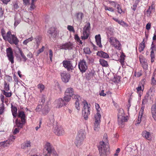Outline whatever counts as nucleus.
I'll return each mask as SVG.
<instances>
[{
    "label": "nucleus",
    "instance_id": "1",
    "mask_svg": "<svg viewBox=\"0 0 156 156\" xmlns=\"http://www.w3.org/2000/svg\"><path fill=\"white\" fill-rule=\"evenodd\" d=\"M108 141V135L107 134H105L103 140L100 142L98 147L100 156H107V154L109 153L110 149Z\"/></svg>",
    "mask_w": 156,
    "mask_h": 156
},
{
    "label": "nucleus",
    "instance_id": "2",
    "mask_svg": "<svg viewBox=\"0 0 156 156\" xmlns=\"http://www.w3.org/2000/svg\"><path fill=\"white\" fill-rule=\"evenodd\" d=\"M5 40L9 41L11 44H14L16 45L18 44L19 42L18 38L14 35L12 34L10 31L7 32L6 38Z\"/></svg>",
    "mask_w": 156,
    "mask_h": 156
},
{
    "label": "nucleus",
    "instance_id": "3",
    "mask_svg": "<svg viewBox=\"0 0 156 156\" xmlns=\"http://www.w3.org/2000/svg\"><path fill=\"white\" fill-rule=\"evenodd\" d=\"M83 102V106L82 111V115L84 118L86 120L87 119L88 116L90 114V107L86 101H84Z\"/></svg>",
    "mask_w": 156,
    "mask_h": 156
},
{
    "label": "nucleus",
    "instance_id": "4",
    "mask_svg": "<svg viewBox=\"0 0 156 156\" xmlns=\"http://www.w3.org/2000/svg\"><path fill=\"white\" fill-rule=\"evenodd\" d=\"M109 41L111 45L115 48L120 50L121 49V45L116 38L114 37H111L109 38Z\"/></svg>",
    "mask_w": 156,
    "mask_h": 156
},
{
    "label": "nucleus",
    "instance_id": "5",
    "mask_svg": "<svg viewBox=\"0 0 156 156\" xmlns=\"http://www.w3.org/2000/svg\"><path fill=\"white\" fill-rule=\"evenodd\" d=\"M78 68L81 73H83L86 72L87 67L85 60L83 59L80 60L78 63Z\"/></svg>",
    "mask_w": 156,
    "mask_h": 156
},
{
    "label": "nucleus",
    "instance_id": "6",
    "mask_svg": "<svg viewBox=\"0 0 156 156\" xmlns=\"http://www.w3.org/2000/svg\"><path fill=\"white\" fill-rule=\"evenodd\" d=\"M54 132L57 135L61 136L65 133L64 129L61 126H57L54 129Z\"/></svg>",
    "mask_w": 156,
    "mask_h": 156
},
{
    "label": "nucleus",
    "instance_id": "7",
    "mask_svg": "<svg viewBox=\"0 0 156 156\" xmlns=\"http://www.w3.org/2000/svg\"><path fill=\"white\" fill-rule=\"evenodd\" d=\"M7 56L8 58V59L9 60L11 63L12 64L14 63V56L13 55V52L12 49L10 48H8L6 50Z\"/></svg>",
    "mask_w": 156,
    "mask_h": 156
},
{
    "label": "nucleus",
    "instance_id": "8",
    "mask_svg": "<svg viewBox=\"0 0 156 156\" xmlns=\"http://www.w3.org/2000/svg\"><path fill=\"white\" fill-rule=\"evenodd\" d=\"M75 48L74 44L70 42L63 44L61 46V48L65 50H70Z\"/></svg>",
    "mask_w": 156,
    "mask_h": 156
},
{
    "label": "nucleus",
    "instance_id": "9",
    "mask_svg": "<svg viewBox=\"0 0 156 156\" xmlns=\"http://www.w3.org/2000/svg\"><path fill=\"white\" fill-rule=\"evenodd\" d=\"M54 151V149L51 144L47 142L45 144L43 152L51 153Z\"/></svg>",
    "mask_w": 156,
    "mask_h": 156
},
{
    "label": "nucleus",
    "instance_id": "10",
    "mask_svg": "<svg viewBox=\"0 0 156 156\" xmlns=\"http://www.w3.org/2000/svg\"><path fill=\"white\" fill-rule=\"evenodd\" d=\"M128 117L125 116L118 117V124L120 127L123 128L124 127L125 122L127 120Z\"/></svg>",
    "mask_w": 156,
    "mask_h": 156
},
{
    "label": "nucleus",
    "instance_id": "11",
    "mask_svg": "<svg viewBox=\"0 0 156 156\" xmlns=\"http://www.w3.org/2000/svg\"><path fill=\"white\" fill-rule=\"evenodd\" d=\"M67 104V103L65 102L63 99L62 98H59L56 100L55 101L56 107L58 108H60Z\"/></svg>",
    "mask_w": 156,
    "mask_h": 156
},
{
    "label": "nucleus",
    "instance_id": "12",
    "mask_svg": "<svg viewBox=\"0 0 156 156\" xmlns=\"http://www.w3.org/2000/svg\"><path fill=\"white\" fill-rule=\"evenodd\" d=\"M63 66L67 69L68 70L70 71L73 69V66L71 61L69 60H65L62 62Z\"/></svg>",
    "mask_w": 156,
    "mask_h": 156
},
{
    "label": "nucleus",
    "instance_id": "13",
    "mask_svg": "<svg viewBox=\"0 0 156 156\" xmlns=\"http://www.w3.org/2000/svg\"><path fill=\"white\" fill-rule=\"evenodd\" d=\"M62 79L63 82L65 83L68 82L70 79V75L66 72H63L61 73Z\"/></svg>",
    "mask_w": 156,
    "mask_h": 156
},
{
    "label": "nucleus",
    "instance_id": "14",
    "mask_svg": "<svg viewBox=\"0 0 156 156\" xmlns=\"http://www.w3.org/2000/svg\"><path fill=\"white\" fill-rule=\"evenodd\" d=\"M142 136L146 139L151 141L152 139V133L146 130H144L142 132Z\"/></svg>",
    "mask_w": 156,
    "mask_h": 156
},
{
    "label": "nucleus",
    "instance_id": "15",
    "mask_svg": "<svg viewBox=\"0 0 156 156\" xmlns=\"http://www.w3.org/2000/svg\"><path fill=\"white\" fill-rule=\"evenodd\" d=\"M85 137V131L83 129L80 130L78 132L76 138L81 140H84Z\"/></svg>",
    "mask_w": 156,
    "mask_h": 156
},
{
    "label": "nucleus",
    "instance_id": "16",
    "mask_svg": "<svg viewBox=\"0 0 156 156\" xmlns=\"http://www.w3.org/2000/svg\"><path fill=\"white\" fill-rule=\"evenodd\" d=\"M18 112V118H20L21 121L23 123H25L26 116L24 112L23 111H19Z\"/></svg>",
    "mask_w": 156,
    "mask_h": 156
},
{
    "label": "nucleus",
    "instance_id": "17",
    "mask_svg": "<svg viewBox=\"0 0 156 156\" xmlns=\"http://www.w3.org/2000/svg\"><path fill=\"white\" fill-rule=\"evenodd\" d=\"M97 55L105 58H108L109 57L108 54L102 51H98L97 53Z\"/></svg>",
    "mask_w": 156,
    "mask_h": 156
},
{
    "label": "nucleus",
    "instance_id": "18",
    "mask_svg": "<svg viewBox=\"0 0 156 156\" xmlns=\"http://www.w3.org/2000/svg\"><path fill=\"white\" fill-rule=\"evenodd\" d=\"M95 41L97 45L100 48L102 47V45L101 44V38L100 34L96 35L95 36Z\"/></svg>",
    "mask_w": 156,
    "mask_h": 156
},
{
    "label": "nucleus",
    "instance_id": "19",
    "mask_svg": "<svg viewBox=\"0 0 156 156\" xmlns=\"http://www.w3.org/2000/svg\"><path fill=\"white\" fill-rule=\"evenodd\" d=\"M74 98L76 99L75 102L76 108L78 111H79L80 110V107L79 101L80 99V97L78 95H75L74 96Z\"/></svg>",
    "mask_w": 156,
    "mask_h": 156
},
{
    "label": "nucleus",
    "instance_id": "20",
    "mask_svg": "<svg viewBox=\"0 0 156 156\" xmlns=\"http://www.w3.org/2000/svg\"><path fill=\"white\" fill-rule=\"evenodd\" d=\"M65 94L67 96L72 97L74 94V91L73 88L71 87L67 88L65 91Z\"/></svg>",
    "mask_w": 156,
    "mask_h": 156
},
{
    "label": "nucleus",
    "instance_id": "21",
    "mask_svg": "<svg viewBox=\"0 0 156 156\" xmlns=\"http://www.w3.org/2000/svg\"><path fill=\"white\" fill-rule=\"evenodd\" d=\"M31 147V142L30 141L27 140L21 144V148L25 149Z\"/></svg>",
    "mask_w": 156,
    "mask_h": 156
},
{
    "label": "nucleus",
    "instance_id": "22",
    "mask_svg": "<svg viewBox=\"0 0 156 156\" xmlns=\"http://www.w3.org/2000/svg\"><path fill=\"white\" fill-rule=\"evenodd\" d=\"M11 111L13 117H16L17 116V107L12 105Z\"/></svg>",
    "mask_w": 156,
    "mask_h": 156
},
{
    "label": "nucleus",
    "instance_id": "23",
    "mask_svg": "<svg viewBox=\"0 0 156 156\" xmlns=\"http://www.w3.org/2000/svg\"><path fill=\"white\" fill-rule=\"evenodd\" d=\"M151 84L152 85H156V73L155 72L153 74L151 79Z\"/></svg>",
    "mask_w": 156,
    "mask_h": 156
},
{
    "label": "nucleus",
    "instance_id": "24",
    "mask_svg": "<svg viewBox=\"0 0 156 156\" xmlns=\"http://www.w3.org/2000/svg\"><path fill=\"white\" fill-rule=\"evenodd\" d=\"M50 110V109L47 105L45 106L42 110L41 112L44 115L47 114L49 112Z\"/></svg>",
    "mask_w": 156,
    "mask_h": 156
},
{
    "label": "nucleus",
    "instance_id": "25",
    "mask_svg": "<svg viewBox=\"0 0 156 156\" xmlns=\"http://www.w3.org/2000/svg\"><path fill=\"white\" fill-rule=\"evenodd\" d=\"M83 140H81L80 139H78L76 138L75 143L77 147H80L83 144Z\"/></svg>",
    "mask_w": 156,
    "mask_h": 156
},
{
    "label": "nucleus",
    "instance_id": "26",
    "mask_svg": "<svg viewBox=\"0 0 156 156\" xmlns=\"http://www.w3.org/2000/svg\"><path fill=\"white\" fill-rule=\"evenodd\" d=\"M155 92V87L154 86H152L150 88L148 94L149 96H152L154 95Z\"/></svg>",
    "mask_w": 156,
    "mask_h": 156
},
{
    "label": "nucleus",
    "instance_id": "27",
    "mask_svg": "<svg viewBox=\"0 0 156 156\" xmlns=\"http://www.w3.org/2000/svg\"><path fill=\"white\" fill-rule=\"evenodd\" d=\"M95 122H100V119L101 118V115L99 112H97L94 116Z\"/></svg>",
    "mask_w": 156,
    "mask_h": 156
},
{
    "label": "nucleus",
    "instance_id": "28",
    "mask_svg": "<svg viewBox=\"0 0 156 156\" xmlns=\"http://www.w3.org/2000/svg\"><path fill=\"white\" fill-rule=\"evenodd\" d=\"M99 62L100 64L102 66L106 67L108 66L107 62L103 59H100Z\"/></svg>",
    "mask_w": 156,
    "mask_h": 156
},
{
    "label": "nucleus",
    "instance_id": "29",
    "mask_svg": "<svg viewBox=\"0 0 156 156\" xmlns=\"http://www.w3.org/2000/svg\"><path fill=\"white\" fill-rule=\"evenodd\" d=\"M25 123H23L22 122H21L20 120H18V119H16V124L17 126L20 128H22L23 125Z\"/></svg>",
    "mask_w": 156,
    "mask_h": 156
},
{
    "label": "nucleus",
    "instance_id": "30",
    "mask_svg": "<svg viewBox=\"0 0 156 156\" xmlns=\"http://www.w3.org/2000/svg\"><path fill=\"white\" fill-rule=\"evenodd\" d=\"M145 48V42L144 39L142 42L140 44L139 47V50L140 52H141L144 51Z\"/></svg>",
    "mask_w": 156,
    "mask_h": 156
},
{
    "label": "nucleus",
    "instance_id": "31",
    "mask_svg": "<svg viewBox=\"0 0 156 156\" xmlns=\"http://www.w3.org/2000/svg\"><path fill=\"white\" fill-rule=\"evenodd\" d=\"M89 32L88 31L83 30V35L81 36V38L84 40L87 39L89 37Z\"/></svg>",
    "mask_w": 156,
    "mask_h": 156
},
{
    "label": "nucleus",
    "instance_id": "32",
    "mask_svg": "<svg viewBox=\"0 0 156 156\" xmlns=\"http://www.w3.org/2000/svg\"><path fill=\"white\" fill-rule=\"evenodd\" d=\"M99 122H94V129L95 131H98L100 128V124Z\"/></svg>",
    "mask_w": 156,
    "mask_h": 156
},
{
    "label": "nucleus",
    "instance_id": "33",
    "mask_svg": "<svg viewBox=\"0 0 156 156\" xmlns=\"http://www.w3.org/2000/svg\"><path fill=\"white\" fill-rule=\"evenodd\" d=\"M109 3L111 5H114V6L115 8H116L118 10L120 8H121V6L120 5L117 4L116 2L114 1H109Z\"/></svg>",
    "mask_w": 156,
    "mask_h": 156
},
{
    "label": "nucleus",
    "instance_id": "34",
    "mask_svg": "<svg viewBox=\"0 0 156 156\" xmlns=\"http://www.w3.org/2000/svg\"><path fill=\"white\" fill-rule=\"evenodd\" d=\"M76 17L78 20L81 21L83 17V14L82 12H79L76 14Z\"/></svg>",
    "mask_w": 156,
    "mask_h": 156
},
{
    "label": "nucleus",
    "instance_id": "35",
    "mask_svg": "<svg viewBox=\"0 0 156 156\" xmlns=\"http://www.w3.org/2000/svg\"><path fill=\"white\" fill-rule=\"evenodd\" d=\"M125 116L124 112L123 109L120 108L118 111V117Z\"/></svg>",
    "mask_w": 156,
    "mask_h": 156
},
{
    "label": "nucleus",
    "instance_id": "36",
    "mask_svg": "<svg viewBox=\"0 0 156 156\" xmlns=\"http://www.w3.org/2000/svg\"><path fill=\"white\" fill-rule=\"evenodd\" d=\"M144 89V86L143 85L142 86L139 85L136 88L137 92L138 93H140L142 92Z\"/></svg>",
    "mask_w": 156,
    "mask_h": 156
},
{
    "label": "nucleus",
    "instance_id": "37",
    "mask_svg": "<svg viewBox=\"0 0 156 156\" xmlns=\"http://www.w3.org/2000/svg\"><path fill=\"white\" fill-rule=\"evenodd\" d=\"M90 28V23H88L85 25L84 27L83 28V30H85L86 31H88V32H89Z\"/></svg>",
    "mask_w": 156,
    "mask_h": 156
},
{
    "label": "nucleus",
    "instance_id": "38",
    "mask_svg": "<svg viewBox=\"0 0 156 156\" xmlns=\"http://www.w3.org/2000/svg\"><path fill=\"white\" fill-rule=\"evenodd\" d=\"M49 120L50 122V123L52 124L54 122L55 119L54 118V115H50L48 116Z\"/></svg>",
    "mask_w": 156,
    "mask_h": 156
},
{
    "label": "nucleus",
    "instance_id": "39",
    "mask_svg": "<svg viewBox=\"0 0 156 156\" xmlns=\"http://www.w3.org/2000/svg\"><path fill=\"white\" fill-rule=\"evenodd\" d=\"M112 19L115 21L117 22L119 24L122 25H123L125 24V23L124 21H123L122 20H118V19L115 18L114 17H113Z\"/></svg>",
    "mask_w": 156,
    "mask_h": 156
},
{
    "label": "nucleus",
    "instance_id": "40",
    "mask_svg": "<svg viewBox=\"0 0 156 156\" xmlns=\"http://www.w3.org/2000/svg\"><path fill=\"white\" fill-rule=\"evenodd\" d=\"M151 113L153 118L156 121V109L151 108Z\"/></svg>",
    "mask_w": 156,
    "mask_h": 156
},
{
    "label": "nucleus",
    "instance_id": "41",
    "mask_svg": "<svg viewBox=\"0 0 156 156\" xmlns=\"http://www.w3.org/2000/svg\"><path fill=\"white\" fill-rule=\"evenodd\" d=\"M34 39L33 37H32L25 40L23 42V44L25 45H27V44L29 42L32 41Z\"/></svg>",
    "mask_w": 156,
    "mask_h": 156
},
{
    "label": "nucleus",
    "instance_id": "42",
    "mask_svg": "<svg viewBox=\"0 0 156 156\" xmlns=\"http://www.w3.org/2000/svg\"><path fill=\"white\" fill-rule=\"evenodd\" d=\"M71 97H72L70 96H67L66 94H65V95L64 97L63 100H64V102L67 103L70 100Z\"/></svg>",
    "mask_w": 156,
    "mask_h": 156
},
{
    "label": "nucleus",
    "instance_id": "43",
    "mask_svg": "<svg viewBox=\"0 0 156 156\" xmlns=\"http://www.w3.org/2000/svg\"><path fill=\"white\" fill-rule=\"evenodd\" d=\"M104 9L106 10H108L112 12H114L115 11V9L112 7L106 5L104 6Z\"/></svg>",
    "mask_w": 156,
    "mask_h": 156
},
{
    "label": "nucleus",
    "instance_id": "44",
    "mask_svg": "<svg viewBox=\"0 0 156 156\" xmlns=\"http://www.w3.org/2000/svg\"><path fill=\"white\" fill-rule=\"evenodd\" d=\"M20 54L22 57V58L23 59V60L24 62H26V61L27 60V58L26 57V56L25 55L24 53L21 50H20V49L19 50Z\"/></svg>",
    "mask_w": 156,
    "mask_h": 156
},
{
    "label": "nucleus",
    "instance_id": "45",
    "mask_svg": "<svg viewBox=\"0 0 156 156\" xmlns=\"http://www.w3.org/2000/svg\"><path fill=\"white\" fill-rule=\"evenodd\" d=\"M37 87L40 90L41 92L44 89V86L41 83H39L37 85Z\"/></svg>",
    "mask_w": 156,
    "mask_h": 156
},
{
    "label": "nucleus",
    "instance_id": "46",
    "mask_svg": "<svg viewBox=\"0 0 156 156\" xmlns=\"http://www.w3.org/2000/svg\"><path fill=\"white\" fill-rule=\"evenodd\" d=\"M1 32L3 39L5 40L6 38L7 33H5V32L3 29H2Z\"/></svg>",
    "mask_w": 156,
    "mask_h": 156
},
{
    "label": "nucleus",
    "instance_id": "47",
    "mask_svg": "<svg viewBox=\"0 0 156 156\" xmlns=\"http://www.w3.org/2000/svg\"><path fill=\"white\" fill-rule=\"evenodd\" d=\"M41 39V37L39 36H37L34 39L37 44H40Z\"/></svg>",
    "mask_w": 156,
    "mask_h": 156
},
{
    "label": "nucleus",
    "instance_id": "48",
    "mask_svg": "<svg viewBox=\"0 0 156 156\" xmlns=\"http://www.w3.org/2000/svg\"><path fill=\"white\" fill-rule=\"evenodd\" d=\"M5 90H3L2 91L3 94L4 95L7 97H10L12 95V93L10 92H7L5 91Z\"/></svg>",
    "mask_w": 156,
    "mask_h": 156
},
{
    "label": "nucleus",
    "instance_id": "49",
    "mask_svg": "<svg viewBox=\"0 0 156 156\" xmlns=\"http://www.w3.org/2000/svg\"><path fill=\"white\" fill-rule=\"evenodd\" d=\"M151 52H154L156 51V46L154 44L153 42L151 45Z\"/></svg>",
    "mask_w": 156,
    "mask_h": 156
},
{
    "label": "nucleus",
    "instance_id": "50",
    "mask_svg": "<svg viewBox=\"0 0 156 156\" xmlns=\"http://www.w3.org/2000/svg\"><path fill=\"white\" fill-rule=\"evenodd\" d=\"M74 39L77 42L80 43V44H82L83 42L80 40V38L76 34L74 36Z\"/></svg>",
    "mask_w": 156,
    "mask_h": 156
},
{
    "label": "nucleus",
    "instance_id": "51",
    "mask_svg": "<svg viewBox=\"0 0 156 156\" xmlns=\"http://www.w3.org/2000/svg\"><path fill=\"white\" fill-rule=\"evenodd\" d=\"M4 89L6 91H8L9 90V84L6 82L4 83Z\"/></svg>",
    "mask_w": 156,
    "mask_h": 156
},
{
    "label": "nucleus",
    "instance_id": "52",
    "mask_svg": "<svg viewBox=\"0 0 156 156\" xmlns=\"http://www.w3.org/2000/svg\"><path fill=\"white\" fill-rule=\"evenodd\" d=\"M144 105H142V107L141 108V109L140 110L139 113V116H140L141 117H142L143 114V112L144 111Z\"/></svg>",
    "mask_w": 156,
    "mask_h": 156
},
{
    "label": "nucleus",
    "instance_id": "53",
    "mask_svg": "<svg viewBox=\"0 0 156 156\" xmlns=\"http://www.w3.org/2000/svg\"><path fill=\"white\" fill-rule=\"evenodd\" d=\"M2 142L4 143V144H3L2 146H3V147L4 148L8 146L10 144L8 140H6V141Z\"/></svg>",
    "mask_w": 156,
    "mask_h": 156
},
{
    "label": "nucleus",
    "instance_id": "54",
    "mask_svg": "<svg viewBox=\"0 0 156 156\" xmlns=\"http://www.w3.org/2000/svg\"><path fill=\"white\" fill-rule=\"evenodd\" d=\"M95 108L97 111V112H99L100 113V111H101V108H100L99 105L98 104L95 103Z\"/></svg>",
    "mask_w": 156,
    "mask_h": 156
},
{
    "label": "nucleus",
    "instance_id": "55",
    "mask_svg": "<svg viewBox=\"0 0 156 156\" xmlns=\"http://www.w3.org/2000/svg\"><path fill=\"white\" fill-rule=\"evenodd\" d=\"M67 29L70 31H72L73 33H74L75 31L74 28L72 26L70 25H68L67 26Z\"/></svg>",
    "mask_w": 156,
    "mask_h": 156
},
{
    "label": "nucleus",
    "instance_id": "56",
    "mask_svg": "<svg viewBox=\"0 0 156 156\" xmlns=\"http://www.w3.org/2000/svg\"><path fill=\"white\" fill-rule=\"evenodd\" d=\"M55 29V28L54 27H51L48 31V33L51 35L52 34L54 33Z\"/></svg>",
    "mask_w": 156,
    "mask_h": 156
},
{
    "label": "nucleus",
    "instance_id": "57",
    "mask_svg": "<svg viewBox=\"0 0 156 156\" xmlns=\"http://www.w3.org/2000/svg\"><path fill=\"white\" fill-rule=\"evenodd\" d=\"M42 108V106L41 105H39L37 107L36 111L37 112H40L41 110V109Z\"/></svg>",
    "mask_w": 156,
    "mask_h": 156
},
{
    "label": "nucleus",
    "instance_id": "58",
    "mask_svg": "<svg viewBox=\"0 0 156 156\" xmlns=\"http://www.w3.org/2000/svg\"><path fill=\"white\" fill-rule=\"evenodd\" d=\"M84 51L87 54H90L91 53L90 49L89 48H87L83 49Z\"/></svg>",
    "mask_w": 156,
    "mask_h": 156
},
{
    "label": "nucleus",
    "instance_id": "59",
    "mask_svg": "<svg viewBox=\"0 0 156 156\" xmlns=\"http://www.w3.org/2000/svg\"><path fill=\"white\" fill-rule=\"evenodd\" d=\"M139 59L140 62L141 63H143L145 62V59L142 55L140 56Z\"/></svg>",
    "mask_w": 156,
    "mask_h": 156
},
{
    "label": "nucleus",
    "instance_id": "60",
    "mask_svg": "<svg viewBox=\"0 0 156 156\" xmlns=\"http://www.w3.org/2000/svg\"><path fill=\"white\" fill-rule=\"evenodd\" d=\"M15 138L16 136L13 135L11 136L9 138V141H8L10 143V142L11 141H13L15 139Z\"/></svg>",
    "mask_w": 156,
    "mask_h": 156
},
{
    "label": "nucleus",
    "instance_id": "61",
    "mask_svg": "<svg viewBox=\"0 0 156 156\" xmlns=\"http://www.w3.org/2000/svg\"><path fill=\"white\" fill-rule=\"evenodd\" d=\"M49 55L50 60L51 61H52L53 57V52L51 49L49 50Z\"/></svg>",
    "mask_w": 156,
    "mask_h": 156
},
{
    "label": "nucleus",
    "instance_id": "62",
    "mask_svg": "<svg viewBox=\"0 0 156 156\" xmlns=\"http://www.w3.org/2000/svg\"><path fill=\"white\" fill-rule=\"evenodd\" d=\"M15 23H14V26L16 27L20 23V20H16V17L15 18Z\"/></svg>",
    "mask_w": 156,
    "mask_h": 156
},
{
    "label": "nucleus",
    "instance_id": "63",
    "mask_svg": "<svg viewBox=\"0 0 156 156\" xmlns=\"http://www.w3.org/2000/svg\"><path fill=\"white\" fill-rule=\"evenodd\" d=\"M151 7H149V9L147 11V16H151Z\"/></svg>",
    "mask_w": 156,
    "mask_h": 156
},
{
    "label": "nucleus",
    "instance_id": "64",
    "mask_svg": "<svg viewBox=\"0 0 156 156\" xmlns=\"http://www.w3.org/2000/svg\"><path fill=\"white\" fill-rule=\"evenodd\" d=\"M20 132L19 129V128H16L13 131V134H16L19 133Z\"/></svg>",
    "mask_w": 156,
    "mask_h": 156
}]
</instances>
